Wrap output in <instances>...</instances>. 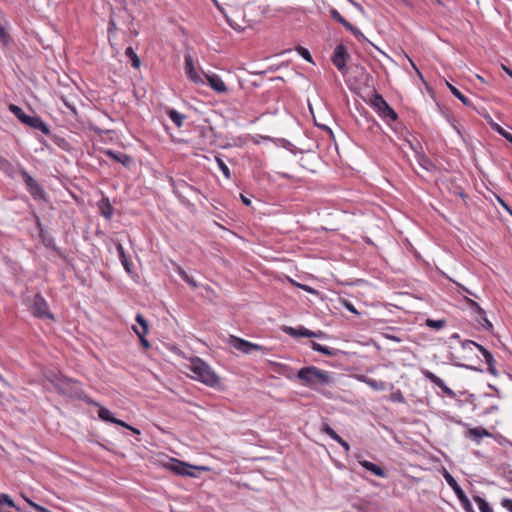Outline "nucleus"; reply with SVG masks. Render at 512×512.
<instances>
[{
    "label": "nucleus",
    "instance_id": "38",
    "mask_svg": "<svg viewBox=\"0 0 512 512\" xmlns=\"http://www.w3.org/2000/svg\"><path fill=\"white\" fill-rule=\"evenodd\" d=\"M491 128L503 136L508 142L512 143V133L506 131L497 123H491Z\"/></svg>",
    "mask_w": 512,
    "mask_h": 512
},
{
    "label": "nucleus",
    "instance_id": "48",
    "mask_svg": "<svg viewBox=\"0 0 512 512\" xmlns=\"http://www.w3.org/2000/svg\"><path fill=\"white\" fill-rule=\"evenodd\" d=\"M220 170L223 172L224 176L229 179L230 178V170L226 166L225 162H217Z\"/></svg>",
    "mask_w": 512,
    "mask_h": 512
},
{
    "label": "nucleus",
    "instance_id": "54",
    "mask_svg": "<svg viewBox=\"0 0 512 512\" xmlns=\"http://www.w3.org/2000/svg\"><path fill=\"white\" fill-rule=\"evenodd\" d=\"M344 306H345V308H346L348 311H350V312H352V313H354V314H358V311L355 309L354 305H353L351 302H349V301H344Z\"/></svg>",
    "mask_w": 512,
    "mask_h": 512
},
{
    "label": "nucleus",
    "instance_id": "23",
    "mask_svg": "<svg viewBox=\"0 0 512 512\" xmlns=\"http://www.w3.org/2000/svg\"><path fill=\"white\" fill-rule=\"evenodd\" d=\"M360 464L362 467H364L366 470L370 471L371 473H373L374 475L378 476V477H385L386 476V472L385 470L370 462V461H367V460H363V461H360Z\"/></svg>",
    "mask_w": 512,
    "mask_h": 512
},
{
    "label": "nucleus",
    "instance_id": "47",
    "mask_svg": "<svg viewBox=\"0 0 512 512\" xmlns=\"http://www.w3.org/2000/svg\"><path fill=\"white\" fill-rule=\"evenodd\" d=\"M25 500H26V501H27V503H28L31 507H33L36 511H38V512H49V510H48L47 508H45V507H43V506H41V505H38V504L34 503L33 501H31V500H29V499H27V498H25Z\"/></svg>",
    "mask_w": 512,
    "mask_h": 512
},
{
    "label": "nucleus",
    "instance_id": "41",
    "mask_svg": "<svg viewBox=\"0 0 512 512\" xmlns=\"http://www.w3.org/2000/svg\"><path fill=\"white\" fill-rule=\"evenodd\" d=\"M320 431L326 435H328L331 439L335 440L339 435L331 428V426L323 422L320 427Z\"/></svg>",
    "mask_w": 512,
    "mask_h": 512
},
{
    "label": "nucleus",
    "instance_id": "16",
    "mask_svg": "<svg viewBox=\"0 0 512 512\" xmlns=\"http://www.w3.org/2000/svg\"><path fill=\"white\" fill-rule=\"evenodd\" d=\"M467 303L469 305V307L473 310V312L475 314H477V317H476V321L483 327L485 328L486 330L490 331L492 330L493 328V325L492 323L487 319L486 317V312L484 311V309H482L480 307V305L472 300V299H467Z\"/></svg>",
    "mask_w": 512,
    "mask_h": 512
},
{
    "label": "nucleus",
    "instance_id": "18",
    "mask_svg": "<svg viewBox=\"0 0 512 512\" xmlns=\"http://www.w3.org/2000/svg\"><path fill=\"white\" fill-rule=\"evenodd\" d=\"M24 124L35 130L41 131L45 135H50L48 125L38 115H29Z\"/></svg>",
    "mask_w": 512,
    "mask_h": 512
},
{
    "label": "nucleus",
    "instance_id": "1",
    "mask_svg": "<svg viewBox=\"0 0 512 512\" xmlns=\"http://www.w3.org/2000/svg\"><path fill=\"white\" fill-rule=\"evenodd\" d=\"M48 380L53 384L59 394L73 399H82L90 405H98V403L91 398L84 396L79 381L68 378L61 373H53L51 377H48Z\"/></svg>",
    "mask_w": 512,
    "mask_h": 512
},
{
    "label": "nucleus",
    "instance_id": "60",
    "mask_svg": "<svg viewBox=\"0 0 512 512\" xmlns=\"http://www.w3.org/2000/svg\"><path fill=\"white\" fill-rule=\"evenodd\" d=\"M303 168L307 169L311 173H316L317 172V169L314 168L313 166H310V167L303 166Z\"/></svg>",
    "mask_w": 512,
    "mask_h": 512
},
{
    "label": "nucleus",
    "instance_id": "33",
    "mask_svg": "<svg viewBox=\"0 0 512 512\" xmlns=\"http://www.w3.org/2000/svg\"><path fill=\"white\" fill-rule=\"evenodd\" d=\"M125 55L131 60V65L133 68L138 69L141 65L140 58L135 53L132 47H127L125 50Z\"/></svg>",
    "mask_w": 512,
    "mask_h": 512
},
{
    "label": "nucleus",
    "instance_id": "31",
    "mask_svg": "<svg viewBox=\"0 0 512 512\" xmlns=\"http://www.w3.org/2000/svg\"><path fill=\"white\" fill-rule=\"evenodd\" d=\"M46 136L50 139V141L52 143H54L58 147H60L64 150H69V142L65 138L60 137L55 134H52L51 132H50V135H46Z\"/></svg>",
    "mask_w": 512,
    "mask_h": 512
},
{
    "label": "nucleus",
    "instance_id": "14",
    "mask_svg": "<svg viewBox=\"0 0 512 512\" xmlns=\"http://www.w3.org/2000/svg\"><path fill=\"white\" fill-rule=\"evenodd\" d=\"M459 424L462 425L463 427L467 428L464 436L466 438L474 441L476 444H480L484 437H489V438L492 437V433L489 432L487 429H485L483 427L471 428V427H469L468 424H466V423H464L462 421H459Z\"/></svg>",
    "mask_w": 512,
    "mask_h": 512
},
{
    "label": "nucleus",
    "instance_id": "5",
    "mask_svg": "<svg viewBox=\"0 0 512 512\" xmlns=\"http://www.w3.org/2000/svg\"><path fill=\"white\" fill-rule=\"evenodd\" d=\"M186 190L192 191V192L196 193L197 195H199L200 197L198 198V202L201 205H204V200H207V196L204 195L198 188L188 184L184 180H181L178 182V184L176 186H174V193L178 196V198L180 199V202L183 205L188 207L190 210H194V208H195V205L193 203H191L186 197H184L181 194L182 192H185Z\"/></svg>",
    "mask_w": 512,
    "mask_h": 512
},
{
    "label": "nucleus",
    "instance_id": "7",
    "mask_svg": "<svg viewBox=\"0 0 512 512\" xmlns=\"http://www.w3.org/2000/svg\"><path fill=\"white\" fill-rule=\"evenodd\" d=\"M444 478H445L447 484L452 488V490L456 494L464 511L465 512H475L470 500L468 499V497L466 496V494L464 493V491L462 490V488L460 487V485L458 484L456 479L447 471L444 472Z\"/></svg>",
    "mask_w": 512,
    "mask_h": 512
},
{
    "label": "nucleus",
    "instance_id": "19",
    "mask_svg": "<svg viewBox=\"0 0 512 512\" xmlns=\"http://www.w3.org/2000/svg\"><path fill=\"white\" fill-rule=\"evenodd\" d=\"M185 72L187 77L194 83H203L201 76L197 73L191 55L185 56Z\"/></svg>",
    "mask_w": 512,
    "mask_h": 512
},
{
    "label": "nucleus",
    "instance_id": "50",
    "mask_svg": "<svg viewBox=\"0 0 512 512\" xmlns=\"http://www.w3.org/2000/svg\"><path fill=\"white\" fill-rule=\"evenodd\" d=\"M496 199L509 214H512V208L500 196H496Z\"/></svg>",
    "mask_w": 512,
    "mask_h": 512
},
{
    "label": "nucleus",
    "instance_id": "9",
    "mask_svg": "<svg viewBox=\"0 0 512 512\" xmlns=\"http://www.w3.org/2000/svg\"><path fill=\"white\" fill-rule=\"evenodd\" d=\"M30 311L31 313L38 318H49L53 319V314L49 311V305L45 298L40 294L37 293L31 302L30 305Z\"/></svg>",
    "mask_w": 512,
    "mask_h": 512
},
{
    "label": "nucleus",
    "instance_id": "22",
    "mask_svg": "<svg viewBox=\"0 0 512 512\" xmlns=\"http://www.w3.org/2000/svg\"><path fill=\"white\" fill-rule=\"evenodd\" d=\"M310 346H311V348L314 351L320 352V353L325 354L327 356H336V355H338L341 352L338 349L330 348V347H327V346H323V345H321V344H319L318 342H315V341H310Z\"/></svg>",
    "mask_w": 512,
    "mask_h": 512
},
{
    "label": "nucleus",
    "instance_id": "36",
    "mask_svg": "<svg viewBox=\"0 0 512 512\" xmlns=\"http://www.w3.org/2000/svg\"><path fill=\"white\" fill-rule=\"evenodd\" d=\"M473 499L477 503L481 512H494L489 503L484 498L480 496H474Z\"/></svg>",
    "mask_w": 512,
    "mask_h": 512
},
{
    "label": "nucleus",
    "instance_id": "42",
    "mask_svg": "<svg viewBox=\"0 0 512 512\" xmlns=\"http://www.w3.org/2000/svg\"><path fill=\"white\" fill-rule=\"evenodd\" d=\"M296 51L298 52V54L303 57L306 61L312 63L313 60H312V55L311 53L309 52V50L303 46H298L296 48Z\"/></svg>",
    "mask_w": 512,
    "mask_h": 512
},
{
    "label": "nucleus",
    "instance_id": "8",
    "mask_svg": "<svg viewBox=\"0 0 512 512\" xmlns=\"http://www.w3.org/2000/svg\"><path fill=\"white\" fill-rule=\"evenodd\" d=\"M442 181V184L445 186L449 194L453 196L460 197L466 207L469 206L468 200L469 196L465 193L464 188L461 185V178H446L444 176L440 179Z\"/></svg>",
    "mask_w": 512,
    "mask_h": 512
},
{
    "label": "nucleus",
    "instance_id": "15",
    "mask_svg": "<svg viewBox=\"0 0 512 512\" xmlns=\"http://www.w3.org/2000/svg\"><path fill=\"white\" fill-rule=\"evenodd\" d=\"M421 372H422L423 377L426 380H429L431 383H433L437 387H439L446 396H448L449 398H452V399L456 397V393L451 388H449L444 383V381L441 378H439L437 375H435L433 372H431L427 369H422Z\"/></svg>",
    "mask_w": 512,
    "mask_h": 512
},
{
    "label": "nucleus",
    "instance_id": "55",
    "mask_svg": "<svg viewBox=\"0 0 512 512\" xmlns=\"http://www.w3.org/2000/svg\"><path fill=\"white\" fill-rule=\"evenodd\" d=\"M113 424L120 425V426L125 427V428H127V429H128V428H129V426H130V425H128L127 423H125L124 421H122V420H120V419H117V418H115V419H114Z\"/></svg>",
    "mask_w": 512,
    "mask_h": 512
},
{
    "label": "nucleus",
    "instance_id": "52",
    "mask_svg": "<svg viewBox=\"0 0 512 512\" xmlns=\"http://www.w3.org/2000/svg\"><path fill=\"white\" fill-rule=\"evenodd\" d=\"M497 410H498V405L492 404V405L488 406L487 408H485V410H483L482 414L489 415V414L494 413Z\"/></svg>",
    "mask_w": 512,
    "mask_h": 512
},
{
    "label": "nucleus",
    "instance_id": "43",
    "mask_svg": "<svg viewBox=\"0 0 512 512\" xmlns=\"http://www.w3.org/2000/svg\"><path fill=\"white\" fill-rule=\"evenodd\" d=\"M4 505L10 507L15 506V503L8 494L0 493V508H4Z\"/></svg>",
    "mask_w": 512,
    "mask_h": 512
},
{
    "label": "nucleus",
    "instance_id": "4",
    "mask_svg": "<svg viewBox=\"0 0 512 512\" xmlns=\"http://www.w3.org/2000/svg\"><path fill=\"white\" fill-rule=\"evenodd\" d=\"M296 377L303 385L314 388L318 385H328L332 382L329 372L319 369L315 366H306L301 368Z\"/></svg>",
    "mask_w": 512,
    "mask_h": 512
},
{
    "label": "nucleus",
    "instance_id": "64",
    "mask_svg": "<svg viewBox=\"0 0 512 512\" xmlns=\"http://www.w3.org/2000/svg\"><path fill=\"white\" fill-rule=\"evenodd\" d=\"M480 406H481L480 401H479V402H476V403H473V409H474V410L478 409Z\"/></svg>",
    "mask_w": 512,
    "mask_h": 512
},
{
    "label": "nucleus",
    "instance_id": "56",
    "mask_svg": "<svg viewBox=\"0 0 512 512\" xmlns=\"http://www.w3.org/2000/svg\"><path fill=\"white\" fill-rule=\"evenodd\" d=\"M240 196H241V201L244 205H246V206L251 205V200L248 197L244 196L243 194H241Z\"/></svg>",
    "mask_w": 512,
    "mask_h": 512
},
{
    "label": "nucleus",
    "instance_id": "45",
    "mask_svg": "<svg viewBox=\"0 0 512 512\" xmlns=\"http://www.w3.org/2000/svg\"><path fill=\"white\" fill-rule=\"evenodd\" d=\"M132 329L136 333V335L139 337L142 346L145 347V348H149L150 347V343L145 338L146 335H142V333H139L138 332V327H136V326H133Z\"/></svg>",
    "mask_w": 512,
    "mask_h": 512
},
{
    "label": "nucleus",
    "instance_id": "63",
    "mask_svg": "<svg viewBox=\"0 0 512 512\" xmlns=\"http://www.w3.org/2000/svg\"><path fill=\"white\" fill-rule=\"evenodd\" d=\"M489 388L493 389V390L496 392L497 397H500V391H499L495 386H493V385H491V384H490V385H489Z\"/></svg>",
    "mask_w": 512,
    "mask_h": 512
},
{
    "label": "nucleus",
    "instance_id": "32",
    "mask_svg": "<svg viewBox=\"0 0 512 512\" xmlns=\"http://www.w3.org/2000/svg\"><path fill=\"white\" fill-rule=\"evenodd\" d=\"M9 111L23 124L29 116L19 106L15 104L9 105Z\"/></svg>",
    "mask_w": 512,
    "mask_h": 512
},
{
    "label": "nucleus",
    "instance_id": "13",
    "mask_svg": "<svg viewBox=\"0 0 512 512\" xmlns=\"http://www.w3.org/2000/svg\"><path fill=\"white\" fill-rule=\"evenodd\" d=\"M350 58L349 53L347 52V48L344 44H339L336 46L333 55H332V63L334 66L341 72L345 73L347 71V60Z\"/></svg>",
    "mask_w": 512,
    "mask_h": 512
},
{
    "label": "nucleus",
    "instance_id": "2",
    "mask_svg": "<svg viewBox=\"0 0 512 512\" xmlns=\"http://www.w3.org/2000/svg\"><path fill=\"white\" fill-rule=\"evenodd\" d=\"M368 103L382 118V120L394 131H398L402 128V122L399 120L397 112L388 104L380 93L374 91Z\"/></svg>",
    "mask_w": 512,
    "mask_h": 512
},
{
    "label": "nucleus",
    "instance_id": "12",
    "mask_svg": "<svg viewBox=\"0 0 512 512\" xmlns=\"http://www.w3.org/2000/svg\"><path fill=\"white\" fill-rule=\"evenodd\" d=\"M230 344L234 349L241 351L244 354H251L253 351L267 350V348L262 345L249 342L236 336H231Z\"/></svg>",
    "mask_w": 512,
    "mask_h": 512
},
{
    "label": "nucleus",
    "instance_id": "26",
    "mask_svg": "<svg viewBox=\"0 0 512 512\" xmlns=\"http://www.w3.org/2000/svg\"><path fill=\"white\" fill-rule=\"evenodd\" d=\"M167 115L171 121L179 128L183 125V121L187 118L186 115L181 114L177 110L171 108L167 110Z\"/></svg>",
    "mask_w": 512,
    "mask_h": 512
},
{
    "label": "nucleus",
    "instance_id": "62",
    "mask_svg": "<svg viewBox=\"0 0 512 512\" xmlns=\"http://www.w3.org/2000/svg\"><path fill=\"white\" fill-rule=\"evenodd\" d=\"M128 429H129V430H131V431H132L133 433H135V434H140V430H139V429H137V428H135V427L129 426V428H128Z\"/></svg>",
    "mask_w": 512,
    "mask_h": 512
},
{
    "label": "nucleus",
    "instance_id": "10",
    "mask_svg": "<svg viewBox=\"0 0 512 512\" xmlns=\"http://www.w3.org/2000/svg\"><path fill=\"white\" fill-rule=\"evenodd\" d=\"M20 174L26 185L27 191L30 193L34 200L46 201V193L44 189L37 183V181L30 176L26 170L21 169Z\"/></svg>",
    "mask_w": 512,
    "mask_h": 512
},
{
    "label": "nucleus",
    "instance_id": "37",
    "mask_svg": "<svg viewBox=\"0 0 512 512\" xmlns=\"http://www.w3.org/2000/svg\"><path fill=\"white\" fill-rule=\"evenodd\" d=\"M136 322L139 324L140 328H138V332L142 333V335H146L148 333V322L144 318L143 315L137 314L135 317Z\"/></svg>",
    "mask_w": 512,
    "mask_h": 512
},
{
    "label": "nucleus",
    "instance_id": "6",
    "mask_svg": "<svg viewBox=\"0 0 512 512\" xmlns=\"http://www.w3.org/2000/svg\"><path fill=\"white\" fill-rule=\"evenodd\" d=\"M167 468L174 472L176 475L187 477H196V474L193 472L195 469L202 471L208 470V468L205 466H194L175 458L170 459L169 463L167 464Z\"/></svg>",
    "mask_w": 512,
    "mask_h": 512
},
{
    "label": "nucleus",
    "instance_id": "39",
    "mask_svg": "<svg viewBox=\"0 0 512 512\" xmlns=\"http://www.w3.org/2000/svg\"><path fill=\"white\" fill-rule=\"evenodd\" d=\"M329 14H330V17L340 23L341 25H343V27H345L349 22L340 14V12L335 9V8H331L329 10Z\"/></svg>",
    "mask_w": 512,
    "mask_h": 512
},
{
    "label": "nucleus",
    "instance_id": "11",
    "mask_svg": "<svg viewBox=\"0 0 512 512\" xmlns=\"http://www.w3.org/2000/svg\"><path fill=\"white\" fill-rule=\"evenodd\" d=\"M462 347H463V349H469V350H472L473 347H476L483 355L484 360L488 366V371L494 376L498 375V372L496 369V361L490 351H488L482 345L477 344L476 342H474L472 340H465L464 342H462Z\"/></svg>",
    "mask_w": 512,
    "mask_h": 512
},
{
    "label": "nucleus",
    "instance_id": "61",
    "mask_svg": "<svg viewBox=\"0 0 512 512\" xmlns=\"http://www.w3.org/2000/svg\"><path fill=\"white\" fill-rule=\"evenodd\" d=\"M504 71L512 78V70L503 65Z\"/></svg>",
    "mask_w": 512,
    "mask_h": 512
},
{
    "label": "nucleus",
    "instance_id": "51",
    "mask_svg": "<svg viewBox=\"0 0 512 512\" xmlns=\"http://www.w3.org/2000/svg\"><path fill=\"white\" fill-rule=\"evenodd\" d=\"M335 441L337 443H339L344 449L345 451H349L350 450V445L348 444V442L346 440H344L341 436H338Z\"/></svg>",
    "mask_w": 512,
    "mask_h": 512
},
{
    "label": "nucleus",
    "instance_id": "20",
    "mask_svg": "<svg viewBox=\"0 0 512 512\" xmlns=\"http://www.w3.org/2000/svg\"><path fill=\"white\" fill-rule=\"evenodd\" d=\"M416 164L425 171L427 178L434 176L435 181H439L443 176L436 162H416Z\"/></svg>",
    "mask_w": 512,
    "mask_h": 512
},
{
    "label": "nucleus",
    "instance_id": "3",
    "mask_svg": "<svg viewBox=\"0 0 512 512\" xmlns=\"http://www.w3.org/2000/svg\"><path fill=\"white\" fill-rule=\"evenodd\" d=\"M188 368L194 374L193 378L202 382L206 386L215 388L220 385V377L201 358H191Z\"/></svg>",
    "mask_w": 512,
    "mask_h": 512
},
{
    "label": "nucleus",
    "instance_id": "57",
    "mask_svg": "<svg viewBox=\"0 0 512 512\" xmlns=\"http://www.w3.org/2000/svg\"><path fill=\"white\" fill-rule=\"evenodd\" d=\"M281 175L285 178H302V176L300 175H296V174H290V173H281Z\"/></svg>",
    "mask_w": 512,
    "mask_h": 512
},
{
    "label": "nucleus",
    "instance_id": "44",
    "mask_svg": "<svg viewBox=\"0 0 512 512\" xmlns=\"http://www.w3.org/2000/svg\"><path fill=\"white\" fill-rule=\"evenodd\" d=\"M410 168L418 175L420 176L421 178L423 179H427V175L425 174V171L422 170V168H420L416 162L413 163V162H408Z\"/></svg>",
    "mask_w": 512,
    "mask_h": 512
},
{
    "label": "nucleus",
    "instance_id": "28",
    "mask_svg": "<svg viewBox=\"0 0 512 512\" xmlns=\"http://www.w3.org/2000/svg\"><path fill=\"white\" fill-rule=\"evenodd\" d=\"M345 29L349 31L359 42H368L369 44L373 45L365 36L364 34L354 25H352L350 22L345 26Z\"/></svg>",
    "mask_w": 512,
    "mask_h": 512
},
{
    "label": "nucleus",
    "instance_id": "35",
    "mask_svg": "<svg viewBox=\"0 0 512 512\" xmlns=\"http://www.w3.org/2000/svg\"><path fill=\"white\" fill-rule=\"evenodd\" d=\"M178 274L181 276V278L192 288L196 289L198 288V283L194 280L193 277L189 276L185 270H183L180 266L177 268Z\"/></svg>",
    "mask_w": 512,
    "mask_h": 512
},
{
    "label": "nucleus",
    "instance_id": "40",
    "mask_svg": "<svg viewBox=\"0 0 512 512\" xmlns=\"http://www.w3.org/2000/svg\"><path fill=\"white\" fill-rule=\"evenodd\" d=\"M426 325L434 330H440L442 329L443 327H445L446 325V320L444 319H438V320H434V319H427L426 320Z\"/></svg>",
    "mask_w": 512,
    "mask_h": 512
},
{
    "label": "nucleus",
    "instance_id": "24",
    "mask_svg": "<svg viewBox=\"0 0 512 512\" xmlns=\"http://www.w3.org/2000/svg\"><path fill=\"white\" fill-rule=\"evenodd\" d=\"M99 209L101 212V215L106 218L107 220L111 219L114 208L112 207L110 201L108 198H103L99 203Z\"/></svg>",
    "mask_w": 512,
    "mask_h": 512
},
{
    "label": "nucleus",
    "instance_id": "34",
    "mask_svg": "<svg viewBox=\"0 0 512 512\" xmlns=\"http://www.w3.org/2000/svg\"><path fill=\"white\" fill-rule=\"evenodd\" d=\"M97 406H99L98 417L105 422L113 423L115 417L113 416L111 411L106 407L100 406L99 404Z\"/></svg>",
    "mask_w": 512,
    "mask_h": 512
},
{
    "label": "nucleus",
    "instance_id": "49",
    "mask_svg": "<svg viewBox=\"0 0 512 512\" xmlns=\"http://www.w3.org/2000/svg\"><path fill=\"white\" fill-rule=\"evenodd\" d=\"M501 505L509 512H512V499L503 498L501 501Z\"/></svg>",
    "mask_w": 512,
    "mask_h": 512
},
{
    "label": "nucleus",
    "instance_id": "17",
    "mask_svg": "<svg viewBox=\"0 0 512 512\" xmlns=\"http://www.w3.org/2000/svg\"><path fill=\"white\" fill-rule=\"evenodd\" d=\"M284 332L292 337H307V338H316L319 337L322 333L321 332H314L311 331L303 326L299 327H285Z\"/></svg>",
    "mask_w": 512,
    "mask_h": 512
},
{
    "label": "nucleus",
    "instance_id": "59",
    "mask_svg": "<svg viewBox=\"0 0 512 512\" xmlns=\"http://www.w3.org/2000/svg\"><path fill=\"white\" fill-rule=\"evenodd\" d=\"M114 29H116V25L113 20H110L108 31L111 32Z\"/></svg>",
    "mask_w": 512,
    "mask_h": 512
},
{
    "label": "nucleus",
    "instance_id": "53",
    "mask_svg": "<svg viewBox=\"0 0 512 512\" xmlns=\"http://www.w3.org/2000/svg\"><path fill=\"white\" fill-rule=\"evenodd\" d=\"M106 154L108 156H110L113 160H117V161H120V160H130V157L127 156V155H124V158H121L120 156H117V155L113 154L111 151H107Z\"/></svg>",
    "mask_w": 512,
    "mask_h": 512
},
{
    "label": "nucleus",
    "instance_id": "27",
    "mask_svg": "<svg viewBox=\"0 0 512 512\" xmlns=\"http://www.w3.org/2000/svg\"><path fill=\"white\" fill-rule=\"evenodd\" d=\"M362 381L375 391H384L387 387V384L384 381L368 378L365 376H363Z\"/></svg>",
    "mask_w": 512,
    "mask_h": 512
},
{
    "label": "nucleus",
    "instance_id": "30",
    "mask_svg": "<svg viewBox=\"0 0 512 512\" xmlns=\"http://www.w3.org/2000/svg\"><path fill=\"white\" fill-rule=\"evenodd\" d=\"M275 366V371L287 378H293L296 375L294 369L286 364L276 363Z\"/></svg>",
    "mask_w": 512,
    "mask_h": 512
},
{
    "label": "nucleus",
    "instance_id": "21",
    "mask_svg": "<svg viewBox=\"0 0 512 512\" xmlns=\"http://www.w3.org/2000/svg\"><path fill=\"white\" fill-rule=\"evenodd\" d=\"M206 78L208 80L210 87L214 91H216L218 93H225L227 91V87H226L225 83L222 81V79L218 75H216V74L206 75Z\"/></svg>",
    "mask_w": 512,
    "mask_h": 512
},
{
    "label": "nucleus",
    "instance_id": "25",
    "mask_svg": "<svg viewBox=\"0 0 512 512\" xmlns=\"http://www.w3.org/2000/svg\"><path fill=\"white\" fill-rule=\"evenodd\" d=\"M450 92L453 94L454 97H456L457 99H459L463 105L467 106V107H471L472 106V102L471 100L466 97L458 88H456L455 86H453L452 84L446 82Z\"/></svg>",
    "mask_w": 512,
    "mask_h": 512
},
{
    "label": "nucleus",
    "instance_id": "58",
    "mask_svg": "<svg viewBox=\"0 0 512 512\" xmlns=\"http://www.w3.org/2000/svg\"><path fill=\"white\" fill-rule=\"evenodd\" d=\"M299 286H300V288H302L303 290H305V291H307L309 293H313L314 292V290L311 287L307 286V285H299Z\"/></svg>",
    "mask_w": 512,
    "mask_h": 512
},
{
    "label": "nucleus",
    "instance_id": "46",
    "mask_svg": "<svg viewBox=\"0 0 512 512\" xmlns=\"http://www.w3.org/2000/svg\"><path fill=\"white\" fill-rule=\"evenodd\" d=\"M390 398H391V400H392L393 402H397V403H403V402H405V398H404V396H403V394H402V392H401L400 390H398V391H396V392L392 393V394H391V396H390Z\"/></svg>",
    "mask_w": 512,
    "mask_h": 512
},
{
    "label": "nucleus",
    "instance_id": "29",
    "mask_svg": "<svg viewBox=\"0 0 512 512\" xmlns=\"http://www.w3.org/2000/svg\"><path fill=\"white\" fill-rule=\"evenodd\" d=\"M116 249H117L118 256H119V259H120L122 265L124 266L125 270L128 273H130V271H131V268H130L131 267V263H130V261H129L126 253H125V250H124L122 244H120V243L117 244Z\"/></svg>",
    "mask_w": 512,
    "mask_h": 512
}]
</instances>
